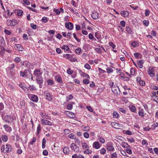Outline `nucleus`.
I'll list each match as a JSON object with an SVG mask.
<instances>
[{"label":"nucleus","mask_w":158,"mask_h":158,"mask_svg":"<svg viewBox=\"0 0 158 158\" xmlns=\"http://www.w3.org/2000/svg\"><path fill=\"white\" fill-rule=\"evenodd\" d=\"M63 49H64L65 50L68 51L69 50V48L68 47V46L65 45H64L62 48Z\"/></svg>","instance_id":"obj_45"},{"label":"nucleus","mask_w":158,"mask_h":158,"mask_svg":"<svg viewBox=\"0 0 158 158\" xmlns=\"http://www.w3.org/2000/svg\"><path fill=\"white\" fill-rule=\"evenodd\" d=\"M143 23L146 26H148L149 24V22L148 20H144L143 21Z\"/></svg>","instance_id":"obj_57"},{"label":"nucleus","mask_w":158,"mask_h":158,"mask_svg":"<svg viewBox=\"0 0 158 158\" xmlns=\"http://www.w3.org/2000/svg\"><path fill=\"white\" fill-rule=\"evenodd\" d=\"M140 54L139 53H135L134 54V56L136 59H137L138 58Z\"/></svg>","instance_id":"obj_48"},{"label":"nucleus","mask_w":158,"mask_h":158,"mask_svg":"<svg viewBox=\"0 0 158 158\" xmlns=\"http://www.w3.org/2000/svg\"><path fill=\"white\" fill-rule=\"evenodd\" d=\"M143 60H139L137 62V64L140 68H142L143 67Z\"/></svg>","instance_id":"obj_16"},{"label":"nucleus","mask_w":158,"mask_h":158,"mask_svg":"<svg viewBox=\"0 0 158 158\" xmlns=\"http://www.w3.org/2000/svg\"><path fill=\"white\" fill-rule=\"evenodd\" d=\"M143 113L144 111H143V110H139L138 113L139 115L141 117L144 116Z\"/></svg>","instance_id":"obj_37"},{"label":"nucleus","mask_w":158,"mask_h":158,"mask_svg":"<svg viewBox=\"0 0 158 158\" xmlns=\"http://www.w3.org/2000/svg\"><path fill=\"white\" fill-rule=\"evenodd\" d=\"M41 127L40 125L39 124L37 127V133L38 134H39L41 131Z\"/></svg>","instance_id":"obj_44"},{"label":"nucleus","mask_w":158,"mask_h":158,"mask_svg":"<svg viewBox=\"0 0 158 158\" xmlns=\"http://www.w3.org/2000/svg\"><path fill=\"white\" fill-rule=\"evenodd\" d=\"M4 32L7 35H10L11 34V32L7 29H5L4 30Z\"/></svg>","instance_id":"obj_62"},{"label":"nucleus","mask_w":158,"mask_h":158,"mask_svg":"<svg viewBox=\"0 0 158 158\" xmlns=\"http://www.w3.org/2000/svg\"><path fill=\"white\" fill-rule=\"evenodd\" d=\"M106 148L109 151H114V148L112 143L108 142L106 144Z\"/></svg>","instance_id":"obj_4"},{"label":"nucleus","mask_w":158,"mask_h":158,"mask_svg":"<svg viewBox=\"0 0 158 158\" xmlns=\"http://www.w3.org/2000/svg\"><path fill=\"white\" fill-rule=\"evenodd\" d=\"M2 138L3 141L6 142L8 140L7 136L6 135H3L2 136Z\"/></svg>","instance_id":"obj_32"},{"label":"nucleus","mask_w":158,"mask_h":158,"mask_svg":"<svg viewBox=\"0 0 158 158\" xmlns=\"http://www.w3.org/2000/svg\"><path fill=\"white\" fill-rule=\"evenodd\" d=\"M93 148L97 149H98L100 148L99 143L98 142H94L93 143Z\"/></svg>","instance_id":"obj_15"},{"label":"nucleus","mask_w":158,"mask_h":158,"mask_svg":"<svg viewBox=\"0 0 158 158\" xmlns=\"http://www.w3.org/2000/svg\"><path fill=\"white\" fill-rule=\"evenodd\" d=\"M130 73H131V75H134L135 74V70L134 68H131L130 69Z\"/></svg>","instance_id":"obj_41"},{"label":"nucleus","mask_w":158,"mask_h":158,"mask_svg":"<svg viewBox=\"0 0 158 158\" xmlns=\"http://www.w3.org/2000/svg\"><path fill=\"white\" fill-rule=\"evenodd\" d=\"M106 152V150L104 148H102L100 150V153L102 154H104Z\"/></svg>","instance_id":"obj_46"},{"label":"nucleus","mask_w":158,"mask_h":158,"mask_svg":"<svg viewBox=\"0 0 158 158\" xmlns=\"http://www.w3.org/2000/svg\"><path fill=\"white\" fill-rule=\"evenodd\" d=\"M69 137L71 139H75L76 136L73 134H70L69 135Z\"/></svg>","instance_id":"obj_34"},{"label":"nucleus","mask_w":158,"mask_h":158,"mask_svg":"<svg viewBox=\"0 0 158 158\" xmlns=\"http://www.w3.org/2000/svg\"><path fill=\"white\" fill-rule=\"evenodd\" d=\"M42 74V72L39 69H35L34 71V75L37 77H40Z\"/></svg>","instance_id":"obj_6"},{"label":"nucleus","mask_w":158,"mask_h":158,"mask_svg":"<svg viewBox=\"0 0 158 158\" xmlns=\"http://www.w3.org/2000/svg\"><path fill=\"white\" fill-rule=\"evenodd\" d=\"M153 68H152L151 70L150 69L148 70V74L151 77H152L154 76L155 74L153 73Z\"/></svg>","instance_id":"obj_18"},{"label":"nucleus","mask_w":158,"mask_h":158,"mask_svg":"<svg viewBox=\"0 0 158 158\" xmlns=\"http://www.w3.org/2000/svg\"><path fill=\"white\" fill-rule=\"evenodd\" d=\"M73 108V105L71 104H69L67 106V109L69 110H71Z\"/></svg>","instance_id":"obj_54"},{"label":"nucleus","mask_w":158,"mask_h":158,"mask_svg":"<svg viewBox=\"0 0 158 158\" xmlns=\"http://www.w3.org/2000/svg\"><path fill=\"white\" fill-rule=\"evenodd\" d=\"M131 45L132 47H136L138 46L139 44L138 42L137 41H133L131 43Z\"/></svg>","instance_id":"obj_23"},{"label":"nucleus","mask_w":158,"mask_h":158,"mask_svg":"<svg viewBox=\"0 0 158 158\" xmlns=\"http://www.w3.org/2000/svg\"><path fill=\"white\" fill-rule=\"evenodd\" d=\"M31 100L33 102H37L38 101V98L37 96L32 95L31 98Z\"/></svg>","instance_id":"obj_13"},{"label":"nucleus","mask_w":158,"mask_h":158,"mask_svg":"<svg viewBox=\"0 0 158 158\" xmlns=\"http://www.w3.org/2000/svg\"><path fill=\"white\" fill-rule=\"evenodd\" d=\"M72 158H84V157L81 154H75L72 155Z\"/></svg>","instance_id":"obj_17"},{"label":"nucleus","mask_w":158,"mask_h":158,"mask_svg":"<svg viewBox=\"0 0 158 158\" xmlns=\"http://www.w3.org/2000/svg\"><path fill=\"white\" fill-rule=\"evenodd\" d=\"M111 125L114 128H118L119 127V124L117 123L112 122Z\"/></svg>","instance_id":"obj_24"},{"label":"nucleus","mask_w":158,"mask_h":158,"mask_svg":"<svg viewBox=\"0 0 158 158\" xmlns=\"http://www.w3.org/2000/svg\"><path fill=\"white\" fill-rule=\"evenodd\" d=\"M20 61L21 60L20 58L18 57H16L14 60V61L16 63H19Z\"/></svg>","instance_id":"obj_43"},{"label":"nucleus","mask_w":158,"mask_h":158,"mask_svg":"<svg viewBox=\"0 0 158 158\" xmlns=\"http://www.w3.org/2000/svg\"><path fill=\"white\" fill-rule=\"evenodd\" d=\"M128 12L126 11H121L120 13L121 15L125 17H127L129 15Z\"/></svg>","instance_id":"obj_14"},{"label":"nucleus","mask_w":158,"mask_h":158,"mask_svg":"<svg viewBox=\"0 0 158 158\" xmlns=\"http://www.w3.org/2000/svg\"><path fill=\"white\" fill-rule=\"evenodd\" d=\"M85 67L88 69H90V66L88 64H86L85 66Z\"/></svg>","instance_id":"obj_59"},{"label":"nucleus","mask_w":158,"mask_h":158,"mask_svg":"<svg viewBox=\"0 0 158 158\" xmlns=\"http://www.w3.org/2000/svg\"><path fill=\"white\" fill-rule=\"evenodd\" d=\"M42 20L43 22L44 23H46L48 21L47 18V17H43L42 18Z\"/></svg>","instance_id":"obj_51"},{"label":"nucleus","mask_w":158,"mask_h":158,"mask_svg":"<svg viewBox=\"0 0 158 158\" xmlns=\"http://www.w3.org/2000/svg\"><path fill=\"white\" fill-rule=\"evenodd\" d=\"M20 74L21 76L23 77H26L27 76V74L26 72V71H20Z\"/></svg>","instance_id":"obj_26"},{"label":"nucleus","mask_w":158,"mask_h":158,"mask_svg":"<svg viewBox=\"0 0 158 158\" xmlns=\"http://www.w3.org/2000/svg\"><path fill=\"white\" fill-rule=\"evenodd\" d=\"M98 140L102 143H105V139L102 137H99Z\"/></svg>","instance_id":"obj_40"},{"label":"nucleus","mask_w":158,"mask_h":158,"mask_svg":"<svg viewBox=\"0 0 158 158\" xmlns=\"http://www.w3.org/2000/svg\"><path fill=\"white\" fill-rule=\"evenodd\" d=\"M126 29L128 34H130L131 33L132 31L131 28L130 27H126Z\"/></svg>","instance_id":"obj_35"},{"label":"nucleus","mask_w":158,"mask_h":158,"mask_svg":"<svg viewBox=\"0 0 158 158\" xmlns=\"http://www.w3.org/2000/svg\"><path fill=\"white\" fill-rule=\"evenodd\" d=\"M91 17L94 19H98V14L95 11H93L91 15Z\"/></svg>","instance_id":"obj_9"},{"label":"nucleus","mask_w":158,"mask_h":158,"mask_svg":"<svg viewBox=\"0 0 158 158\" xmlns=\"http://www.w3.org/2000/svg\"><path fill=\"white\" fill-rule=\"evenodd\" d=\"M125 22L124 21H122L120 22V25L123 27H125Z\"/></svg>","instance_id":"obj_61"},{"label":"nucleus","mask_w":158,"mask_h":158,"mask_svg":"<svg viewBox=\"0 0 158 158\" xmlns=\"http://www.w3.org/2000/svg\"><path fill=\"white\" fill-rule=\"evenodd\" d=\"M106 70L108 73H110L113 71V69L110 67H107L106 68Z\"/></svg>","instance_id":"obj_39"},{"label":"nucleus","mask_w":158,"mask_h":158,"mask_svg":"<svg viewBox=\"0 0 158 158\" xmlns=\"http://www.w3.org/2000/svg\"><path fill=\"white\" fill-rule=\"evenodd\" d=\"M70 148L73 151L75 152H79V147L73 143H72L71 144Z\"/></svg>","instance_id":"obj_3"},{"label":"nucleus","mask_w":158,"mask_h":158,"mask_svg":"<svg viewBox=\"0 0 158 158\" xmlns=\"http://www.w3.org/2000/svg\"><path fill=\"white\" fill-rule=\"evenodd\" d=\"M41 117L43 118L46 119H48L49 118V116L44 113L41 114Z\"/></svg>","instance_id":"obj_29"},{"label":"nucleus","mask_w":158,"mask_h":158,"mask_svg":"<svg viewBox=\"0 0 158 158\" xmlns=\"http://www.w3.org/2000/svg\"><path fill=\"white\" fill-rule=\"evenodd\" d=\"M64 56L66 57L67 59L69 60L70 61L74 62L76 60L75 57H73V55L69 54H66L64 55Z\"/></svg>","instance_id":"obj_2"},{"label":"nucleus","mask_w":158,"mask_h":158,"mask_svg":"<svg viewBox=\"0 0 158 158\" xmlns=\"http://www.w3.org/2000/svg\"><path fill=\"white\" fill-rule=\"evenodd\" d=\"M129 109L131 110L133 112L135 113L136 111L135 107L134 106H132L129 107Z\"/></svg>","instance_id":"obj_28"},{"label":"nucleus","mask_w":158,"mask_h":158,"mask_svg":"<svg viewBox=\"0 0 158 158\" xmlns=\"http://www.w3.org/2000/svg\"><path fill=\"white\" fill-rule=\"evenodd\" d=\"M75 52L77 54H79L81 52V49L80 48H78L75 50Z\"/></svg>","instance_id":"obj_38"},{"label":"nucleus","mask_w":158,"mask_h":158,"mask_svg":"<svg viewBox=\"0 0 158 158\" xmlns=\"http://www.w3.org/2000/svg\"><path fill=\"white\" fill-rule=\"evenodd\" d=\"M113 116L114 118H117L118 117V114L117 113L114 111L113 113Z\"/></svg>","instance_id":"obj_47"},{"label":"nucleus","mask_w":158,"mask_h":158,"mask_svg":"<svg viewBox=\"0 0 158 158\" xmlns=\"http://www.w3.org/2000/svg\"><path fill=\"white\" fill-rule=\"evenodd\" d=\"M49 85H51L53 83V81L51 80H48L47 81Z\"/></svg>","instance_id":"obj_60"},{"label":"nucleus","mask_w":158,"mask_h":158,"mask_svg":"<svg viewBox=\"0 0 158 158\" xmlns=\"http://www.w3.org/2000/svg\"><path fill=\"white\" fill-rule=\"evenodd\" d=\"M67 73L69 74H71L73 73L72 71L71 70V69L70 68L68 69L67 70Z\"/></svg>","instance_id":"obj_64"},{"label":"nucleus","mask_w":158,"mask_h":158,"mask_svg":"<svg viewBox=\"0 0 158 158\" xmlns=\"http://www.w3.org/2000/svg\"><path fill=\"white\" fill-rule=\"evenodd\" d=\"M65 27L67 29L72 30L73 27V24L70 22H66L65 23Z\"/></svg>","instance_id":"obj_5"},{"label":"nucleus","mask_w":158,"mask_h":158,"mask_svg":"<svg viewBox=\"0 0 158 158\" xmlns=\"http://www.w3.org/2000/svg\"><path fill=\"white\" fill-rule=\"evenodd\" d=\"M117 155L116 152H115L111 155V158H114V157H117Z\"/></svg>","instance_id":"obj_49"},{"label":"nucleus","mask_w":158,"mask_h":158,"mask_svg":"<svg viewBox=\"0 0 158 158\" xmlns=\"http://www.w3.org/2000/svg\"><path fill=\"white\" fill-rule=\"evenodd\" d=\"M69 150L68 147H65L63 149V152L65 154H67L69 152Z\"/></svg>","instance_id":"obj_31"},{"label":"nucleus","mask_w":158,"mask_h":158,"mask_svg":"<svg viewBox=\"0 0 158 158\" xmlns=\"http://www.w3.org/2000/svg\"><path fill=\"white\" fill-rule=\"evenodd\" d=\"M44 95L46 97V99L49 101H51L52 100V98L51 96L50 93L47 91L45 92Z\"/></svg>","instance_id":"obj_10"},{"label":"nucleus","mask_w":158,"mask_h":158,"mask_svg":"<svg viewBox=\"0 0 158 158\" xmlns=\"http://www.w3.org/2000/svg\"><path fill=\"white\" fill-rule=\"evenodd\" d=\"M46 140L44 138L42 140V148H44L45 147Z\"/></svg>","instance_id":"obj_33"},{"label":"nucleus","mask_w":158,"mask_h":158,"mask_svg":"<svg viewBox=\"0 0 158 158\" xmlns=\"http://www.w3.org/2000/svg\"><path fill=\"white\" fill-rule=\"evenodd\" d=\"M43 154L44 156H47L48 154V152L47 150H44L43 152Z\"/></svg>","instance_id":"obj_58"},{"label":"nucleus","mask_w":158,"mask_h":158,"mask_svg":"<svg viewBox=\"0 0 158 158\" xmlns=\"http://www.w3.org/2000/svg\"><path fill=\"white\" fill-rule=\"evenodd\" d=\"M121 145L123 147L125 148H128L129 147H130V146L126 142H122Z\"/></svg>","instance_id":"obj_27"},{"label":"nucleus","mask_w":158,"mask_h":158,"mask_svg":"<svg viewBox=\"0 0 158 158\" xmlns=\"http://www.w3.org/2000/svg\"><path fill=\"white\" fill-rule=\"evenodd\" d=\"M19 86L21 87L24 91H26L27 88L22 83L19 85Z\"/></svg>","instance_id":"obj_36"},{"label":"nucleus","mask_w":158,"mask_h":158,"mask_svg":"<svg viewBox=\"0 0 158 158\" xmlns=\"http://www.w3.org/2000/svg\"><path fill=\"white\" fill-rule=\"evenodd\" d=\"M41 122L42 124L49 125L50 126H51L52 125V123L50 121L43 119H41Z\"/></svg>","instance_id":"obj_8"},{"label":"nucleus","mask_w":158,"mask_h":158,"mask_svg":"<svg viewBox=\"0 0 158 158\" xmlns=\"http://www.w3.org/2000/svg\"><path fill=\"white\" fill-rule=\"evenodd\" d=\"M5 119L6 122L7 123H9L10 122L12 121L13 118L12 117L9 115H7L5 116Z\"/></svg>","instance_id":"obj_12"},{"label":"nucleus","mask_w":158,"mask_h":158,"mask_svg":"<svg viewBox=\"0 0 158 158\" xmlns=\"http://www.w3.org/2000/svg\"><path fill=\"white\" fill-rule=\"evenodd\" d=\"M55 79L59 83H62V78L61 77L59 76H56L55 77Z\"/></svg>","instance_id":"obj_21"},{"label":"nucleus","mask_w":158,"mask_h":158,"mask_svg":"<svg viewBox=\"0 0 158 158\" xmlns=\"http://www.w3.org/2000/svg\"><path fill=\"white\" fill-rule=\"evenodd\" d=\"M80 73H81V76L84 77H86L87 78H89V75L88 74H86L85 73L82 72L81 70H80Z\"/></svg>","instance_id":"obj_22"},{"label":"nucleus","mask_w":158,"mask_h":158,"mask_svg":"<svg viewBox=\"0 0 158 158\" xmlns=\"http://www.w3.org/2000/svg\"><path fill=\"white\" fill-rule=\"evenodd\" d=\"M36 80L37 83L39 84H41L43 83V79L41 77L37 78Z\"/></svg>","instance_id":"obj_19"},{"label":"nucleus","mask_w":158,"mask_h":158,"mask_svg":"<svg viewBox=\"0 0 158 158\" xmlns=\"http://www.w3.org/2000/svg\"><path fill=\"white\" fill-rule=\"evenodd\" d=\"M119 110L123 113L125 114L127 111H126L123 108H120L119 109Z\"/></svg>","instance_id":"obj_52"},{"label":"nucleus","mask_w":158,"mask_h":158,"mask_svg":"<svg viewBox=\"0 0 158 158\" xmlns=\"http://www.w3.org/2000/svg\"><path fill=\"white\" fill-rule=\"evenodd\" d=\"M12 150V148L9 144H6V145H2L1 148V152L4 153H7L11 152Z\"/></svg>","instance_id":"obj_1"},{"label":"nucleus","mask_w":158,"mask_h":158,"mask_svg":"<svg viewBox=\"0 0 158 158\" xmlns=\"http://www.w3.org/2000/svg\"><path fill=\"white\" fill-rule=\"evenodd\" d=\"M153 100L157 103H158V96H155L153 97Z\"/></svg>","instance_id":"obj_56"},{"label":"nucleus","mask_w":158,"mask_h":158,"mask_svg":"<svg viewBox=\"0 0 158 158\" xmlns=\"http://www.w3.org/2000/svg\"><path fill=\"white\" fill-rule=\"evenodd\" d=\"M82 144L83 148L84 149L89 148V146L87 144L85 143H82Z\"/></svg>","instance_id":"obj_30"},{"label":"nucleus","mask_w":158,"mask_h":158,"mask_svg":"<svg viewBox=\"0 0 158 158\" xmlns=\"http://www.w3.org/2000/svg\"><path fill=\"white\" fill-rule=\"evenodd\" d=\"M13 22H15V20H7L6 23L8 26H15L16 25V23H15V24L13 23Z\"/></svg>","instance_id":"obj_11"},{"label":"nucleus","mask_w":158,"mask_h":158,"mask_svg":"<svg viewBox=\"0 0 158 158\" xmlns=\"http://www.w3.org/2000/svg\"><path fill=\"white\" fill-rule=\"evenodd\" d=\"M23 13V11L21 10H19L17 13V14L18 16H21Z\"/></svg>","instance_id":"obj_50"},{"label":"nucleus","mask_w":158,"mask_h":158,"mask_svg":"<svg viewBox=\"0 0 158 158\" xmlns=\"http://www.w3.org/2000/svg\"><path fill=\"white\" fill-rule=\"evenodd\" d=\"M84 136L86 138H88L89 137V134L88 132H85L84 133Z\"/></svg>","instance_id":"obj_55"},{"label":"nucleus","mask_w":158,"mask_h":158,"mask_svg":"<svg viewBox=\"0 0 158 158\" xmlns=\"http://www.w3.org/2000/svg\"><path fill=\"white\" fill-rule=\"evenodd\" d=\"M16 47L19 51H22L23 49V47L20 44H16Z\"/></svg>","instance_id":"obj_25"},{"label":"nucleus","mask_w":158,"mask_h":158,"mask_svg":"<svg viewBox=\"0 0 158 158\" xmlns=\"http://www.w3.org/2000/svg\"><path fill=\"white\" fill-rule=\"evenodd\" d=\"M150 14V11L148 10H145V15L146 16H148Z\"/></svg>","instance_id":"obj_53"},{"label":"nucleus","mask_w":158,"mask_h":158,"mask_svg":"<svg viewBox=\"0 0 158 158\" xmlns=\"http://www.w3.org/2000/svg\"><path fill=\"white\" fill-rule=\"evenodd\" d=\"M109 44L110 45L113 49L115 47V45L113 44L112 42H109Z\"/></svg>","instance_id":"obj_63"},{"label":"nucleus","mask_w":158,"mask_h":158,"mask_svg":"<svg viewBox=\"0 0 158 158\" xmlns=\"http://www.w3.org/2000/svg\"><path fill=\"white\" fill-rule=\"evenodd\" d=\"M112 91L115 94H120V90L119 88L117 86H114L112 87Z\"/></svg>","instance_id":"obj_7"},{"label":"nucleus","mask_w":158,"mask_h":158,"mask_svg":"<svg viewBox=\"0 0 158 158\" xmlns=\"http://www.w3.org/2000/svg\"><path fill=\"white\" fill-rule=\"evenodd\" d=\"M5 49L2 46H0V55L2 56L4 53L5 52Z\"/></svg>","instance_id":"obj_20"},{"label":"nucleus","mask_w":158,"mask_h":158,"mask_svg":"<svg viewBox=\"0 0 158 158\" xmlns=\"http://www.w3.org/2000/svg\"><path fill=\"white\" fill-rule=\"evenodd\" d=\"M53 11L56 13V15H58L60 14V11L58 9L55 8L53 9Z\"/></svg>","instance_id":"obj_42"}]
</instances>
